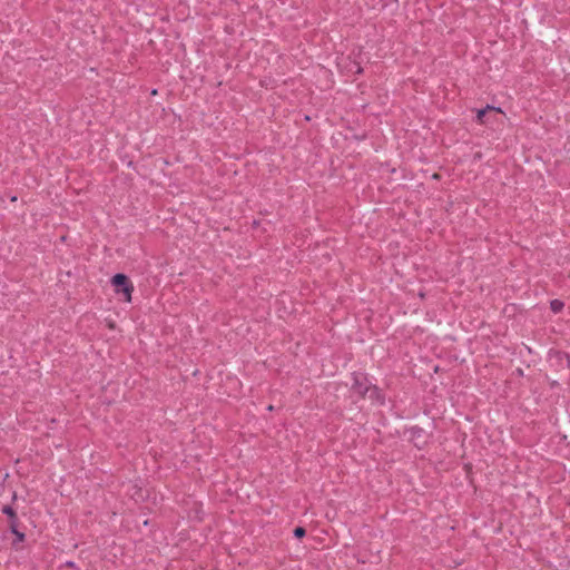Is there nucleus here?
I'll return each mask as SVG.
<instances>
[{
	"label": "nucleus",
	"instance_id": "nucleus-6",
	"mask_svg": "<svg viewBox=\"0 0 570 570\" xmlns=\"http://www.w3.org/2000/svg\"><path fill=\"white\" fill-rule=\"evenodd\" d=\"M10 532L14 535V539L11 543L12 548L14 550H20L22 548L21 543H23L26 540V534L19 530V527L14 528V530H10Z\"/></svg>",
	"mask_w": 570,
	"mask_h": 570
},
{
	"label": "nucleus",
	"instance_id": "nucleus-2",
	"mask_svg": "<svg viewBox=\"0 0 570 570\" xmlns=\"http://www.w3.org/2000/svg\"><path fill=\"white\" fill-rule=\"evenodd\" d=\"M353 383H352V391L356 394H358L362 397H365V395L368 392V387L371 386V383L368 382V379L363 373H356L354 372L352 374Z\"/></svg>",
	"mask_w": 570,
	"mask_h": 570
},
{
	"label": "nucleus",
	"instance_id": "nucleus-10",
	"mask_svg": "<svg viewBox=\"0 0 570 570\" xmlns=\"http://www.w3.org/2000/svg\"><path fill=\"white\" fill-rule=\"evenodd\" d=\"M66 566H67V567H70V568H73V567H75V562H72V561H67V562H66Z\"/></svg>",
	"mask_w": 570,
	"mask_h": 570
},
{
	"label": "nucleus",
	"instance_id": "nucleus-8",
	"mask_svg": "<svg viewBox=\"0 0 570 570\" xmlns=\"http://www.w3.org/2000/svg\"><path fill=\"white\" fill-rule=\"evenodd\" d=\"M293 533L295 538L301 539L305 537L306 530L303 527H296Z\"/></svg>",
	"mask_w": 570,
	"mask_h": 570
},
{
	"label": "nucleus",
	"instance_id": "nucleus-1",
	"mask_svg": "<svg viewBox=\"0 0 570 570\" xmlns=\"http://www.w3.org/2000/svg\"><path fill=\"white\" fill-rule=\"evenodd\" d=\"M111 284L115 286L117 293H124L126 302L131 301V293L134 292V285L129 277L125 274L118 273L112 276Z\"/></svg>",
	"mask_w": 570,
	"mask_h": 570
},
{
	"label": "nucleus",
	"instance_id": "nucleus-5",
	"mask_svg": "<svg viewBox=\"0 0 570 570\" xmlns=\"http://www.w3.org/2000/svg\"><path fill=\"white\" fill-rule=\"evenodd\" d=\"M367 394L370 400L377 402L379 404H384L385 395L383 394L382 390L376 385L371 384Z\"/></svg>",
	"mask_w": 570,
	"mask_h": 570
},
{
	"label": "nucleus",
	"instance_id": "nucleus-4",
	"mask_svg": "<svg viewBox=\"0 0 570 570\" xmlns=\"http://www.w3.org/2000/svg\"><path fill=\"white\" fill-rule=\"evenodd\" d=\"M499 112H502L501 108L487 105L484 108L478 110L476 119L480 124H488L489 122L488 114H499Z\"/></svg>",
	"mask_w": 570,
	"mask_h": 570
},
{
	"label": "nucleus",
	"instance_id": "nucleus-3",
	"mask_svg": "<svg viewBox=\"0 0 570 570\" xmlns=\"http://www.w3.org/2000/svg\"><path fill=\"white\" fill-rule=\"evenodd\" d=\"M1 512L8 517L9 530H14V528L19 527L17 512L11 505H3Z\"/></svg>",
	"mask_w": 570,
	"mask_h": 570
},
{
	"label": "nucleus",
	"instance_id": "nucleus-7",
	"mask_svg": "<svg viewBox=\"0 0 570 570\" xmlns=\"http://www.w3.org/2000/svg\"><path fill=\"white\" fill-rule=\"evenodd\" d=\"M563 302L560 299H552L550 302V308L553 313H560L563 309Z\"/></svg>",
	"mask_w": 570,
	"mask_h": 570
},
{
	"label": "nucleus",
	"instance_id": "nucleus-9",
	"mask_svg": "<svg viewBox=\"0 0 570 570\" xmlns=\"http://www.w3.org/2000/svg\"><path fill=\"white\" fill-rule=\"evenodd\" d=\"M353 65L355 67V70L353 71L354 73L360 75L363 72V68L360 66V63L353 62Z\"/></svg>",
	"mask_w": 570,
	"mask_h": 570
}]
</instances>
